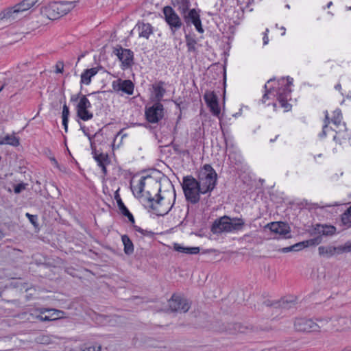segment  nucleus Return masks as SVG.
I'll use <instances>...</instances> for the list:
<instances>
[{"mask_svg":"<svg viewBox=\"0 0 351 351\" xmlns=\"http://www.w3.org/2000/svg\"><path fill=\"white\" fill-rule=\"evenodd\" d=\"M38 0H23L13 7L8 8L0 13V20H14L19 15L33 7Z\"/></svg>","mask_w":351,"mask_h":351,"instance_id":"obj_5","label":"nucleus"},{"mask_svg":"<svg viewBox=\"0 0 351 351\" xmlns=\"http://www.w3.org/2000/svg\"><path fill=\"white\" fill-rule=\"evenodd\" d=\"M325 123H327V124L329 123V118H328V114L327 112H326V114L325 117Z\"/></svg>","mask_w":351,"mask_h":351,"instance_id":"obj_51","label":"nucleus"},{"mask_svg":"<svg viewBox=\"0 0 351 351\" xmlns=\"http://www.w3.org/2000/svg\"><path fill=\"white\" fill-rule=\"evenodd\" d=\"M145 180L146 177H142L138 182L136 184V185H131V189L134 194V195H136L137 197H140L141 195L142 192L144 190L145 185Z\"/></svg>","mask_w":351,"mask_h":351,"instance_id":"obj_28","label":"nucleus"},{"mask_svg":"<svg viewBox=\"0 0 351 351\" xmlns=\"http://www.w3.org/2000/svg\"><path fill=\"white\" fill-rule=\"evenodd\" d=\"M165 109L161 102H154L152 106L145 108L146 120L150 123H157L163 117Z\"/></svg>","mask_w":351,"mask_h":351,"instance_id":"obj_11","label":"nucleus"},{"mask_svg":"<svg viewBox=\"0 0 351 351\" xmlns=\"http://www.w3.org/2000/svg\"><path fill=\"white\" fill-rule=\"evenodd\" d=\"M336 228L334 226L327 224H316L313 228V233L317 236H332L335 234Z\"/></svg>","mask_w":351,"mask_h":351,"instance_id":"obj_20","label":"nucleus"},{"mask_svg":"<svg viewBox=\"0 0 351 351\" xmlns=\"http://www.w3.org/2000/svg\"><path fill=\"white\" fill-rule=\"evenodd\" d=\"M98 72L97 67L86 69L81 75L80 83L88 85L91 82L92 77L95 76Z\"/></svg>","mask_w":351,"mask_h":351,"instance_id":"obj_24","label":"nucleus"},{"mask_svg":"<svg viewBox=\"0 0 351 351\" xmlns=\"http://www.w3.org/2000/svg\"><path fill=\"white\" fill-rule=\"evenodd\" d=\"M91 106V104L86 96H82L76 106L77 116L84 121L90 120L93 117V114L89 111Z\"/></svg>","mask_w":351,"mask_h":351,"instance_id":"obj_13","label":"nucleus"},{"mask_svg":"<svg viewBox=\"0 0 351 351\" xmlns=\"http://www.w3.org/2000/svg\"><path fill=\"white\" fill-rule=\"evenodd\" d=\"M173 248L177 252L187 254H197L200 250L199 247H184L178 243H175Z\"/></svg>","mask_w":351,"mask_h":351,"instance_id":"obj_26","label":"nucleus"},{"mask_svg":"<svg viewBox=\"0 0 351 351\" xmlns=\"http://www.w3.org/2000/svg\"><path fill=\"white\" fill-rule=\"evenodd\" d=\"M225 143H226V147L228 146V141H227V139L225 138Z\"/></svg>","mask_w":351,"mask_h":351,"instance_id":"obj_63","label":"nucleus"},{"mask_svg":"<svg viewBox=\"0 0 351 351\" xmlns=\"http://www.w3.org/2000/svg\"><path fill=\"white\" fill-rule=\"evenodd\" d=\"M162 12L165 21L169 26L171 34L174 35L176 32L182 27V20L179 15L171 6H165L163 8Z\"/></svg>","mask_w":351,"mask_h":351,"instance_id":"obj_8","label":"nucleus"},{"mask_svg":"<svg viewBox=\"0 0 351 351\" xmlns=\"http://www.w3.org/2000/svg\"><path fill=\"white\" fill-rule=\"evenodd\" d=\"M322 243L321 236H316L314 238L303 241L295 243L291 246L286 247L282 249V252L284 253L289 252L291 251L298 252L305 247L309 246H315Z\"/></svg>","mask_w":351,"mask_h":351,"instance_id":"obj_15","label":"nucleus"},{"mask_svg":"<svg viewBox=\"0 0 351 351\" xmlns=\"http://www.w3.org/2000/svg\"><path fill=\"white\" fill-rule=\"evenodd\" d=\"M330 130L327 123H325L323 126L322 132L319 134V136L321 138L325 137L326 136L327 132Z\"/></svg>","mask_w":351,"mask_h":351,"instance_id":"obj_45","label":"nucleus"},{"mask_svg":"<svg viewBox=\"0 0 351 351\" xmlns=\"http://www.w3.org/2000/svg\"><path fill=\"white\" fill-rule=\"evenodd\" d=\"M282 307H283V308H287V306H286V304H285V302H283V303H282Z\"/></svg>","mask_w":351,"mask_h":351,"instance_id":"obj_61","label":"nucleus"},{"mask_svg":"<svg viewBox=\"0 0 351 351\" xmlns=\"http://www.w3.org/2000/svg\"><path fill=\"white\" fill-rule=\"evenodd\" d=\"M45 312L51 313L49 316L51 317V318L53 317L54 320H56L62 317L63 315L64 314V313L62 311L53 309V308H51V309L43 308L40 311L41 313H44Z\"/></svg>","mask_w":351,"mask_h":351,"instance_id":"obj_33","label":"nucleus"},{"mask_svg":"<svg viewBox=\"0 0 351 351\" xmlns=\"http://www.w3.org/2000/svg\"><path fill=\"white\" fill-rule=\"evenodd\" d=\"M341 351H351V350L343 349V350H342Z\"/></svg>","mask_w":351,"mask_h":351,"instance_id":"obj_62","label":"nucleus"},{"mask_svg":"<svg viewBox=\"0 0 351 351\" xmlns=\"http://www.w3.org/2000/svg\"><path fill=\"white\" fill-rule=\"evenodd\" d=\"M0 145H5L4 136H0Z\"/></svg>","mask_w":351,"mask_h":351,"instance_id":"obj_50","label":"nucleus"},{"mask_svg":"<svg viewBox=\"0 0 351 351\" xmlns=\"http://www.w3.org/2000/svg\"><path fill=\"white\" fill-rule=\"evenodd\" d=\"M5 145H10L14 147H17L19 145V138L16 137L14 134L10 135L7 134L4 136Z\"/></svg>","mask_w":351,"mask_h":351,"instance_id":"obj_34","label":"nucleus"},{"mask_svg":"<svg viewBox=\"0 0 351 351\" xmlns=\"http://www.w3.org/2000/svg\"><path fill=\"white\" fill-rule=\"evenodd\" d=\"M276 138H277V136H276ZM276 139V138H275V139H274V138H272V139H271V140H270V141H271V142H274Z\"/></svg>","mask_w":351,"mask_h":351,"instance_id":"obj_64","label":"nucleus"},{"mask_svg":"<svg viewBox=\"0 0 351 351\" xmlns=\"http://www.w3.org/2000/svg\"><path fill=\"white\" fill-rule=\"evenodd\" d=\"M264 304H265V306H271V304L270 303V302H269V301H265V302H264Z\"/></svg>","mask_w":351,"mask_h":351,"instance_id":"obj_55","label":"nucleus"},{"mask_svg":"<svg viewBox=\"0 0 351 351\" xmlns=\"http://www.w3.org/2000/svg\"><path fill=\"white\" fill-rule=\"evenodd\" d=\"M182 186L186 199L193 204L199 202L202 192L197 179L192 176L183 178Z\"/></svg>","mask_w":351,"mask_h":351,"instance_id":"obj_4","label":"nucleus"},{"mask_svg":"<svg viewBox=\"0 0 351 351\" xmlns=\"http://www.w3.org/2000/svg\"><path fill=\"white\" fill-rule=\"evenodd\" d=\"M121 241L123 242V244L124 245L123 251L125 254L127 255H131L134 253V245L130 237L126 235H122L121 236Z\"/></svg>","mask_w":351,"mask_h":351,"instance_id":"obj_27","label":"nucleus"},{"mask_svg":"<svg viewBox=\"0 0 351 351\" xmlns=\"http://www.w3.org/2000/svg\"><path fill=\"white\" fill-rule=\"evenodd\" d=\"M199 12V10L193 8L189 9L188 11L181 15L187 26L193 25L199 33H203L204 30L202 27Z\"/></svg>","mask_w":351,"mask_h":351,"instance_id":"obj_12","label":"nucleus"},{"mask_svg":"<svg viewBox=\"0 0 351 351\" xmlns=\"http://www.w3.org/2000/svg\"><path fill=\"white\" fill-rule=\"evenodd\" d=\"M52 161H53V162H54L55 165H58V162L55 158H52Z\"/></svg>","mask_w":351,"mask_h":351,"instance_id":"obj_59","label":"nucleus"},{"mask_svg":"<svg viewBox=\"0 0 351 351\" xmlns=\"http://www.w3.org/2000/svg\"><path fill=\"white\" fill-rule=\"evenodd\" d=\"M169 306L172 311L182 313L187 312L191 307L190 303L186 298L175 294L169 300Z\"/></svg>","mask_w":351,"mask_h":351,"instance_id":"obj_14","label":"nucleus"},{"mask_svg":"<svg viewBox=\"0 0 351 351\" xmlns=\"http://www.w3.org/2000/svg\"><path fill=\"white\" fill-rule=\"evenodd\" d=\"M341 221L345 226L351 227V206L342 215Z\"/></svg>","mask_w":351,"mask_h":351,"instance_id":"obj_35","label":"nucleus"},{"mask_svg":"<svg viewBox=\"0 0 351 351\" xmlns=\"http://www.w3.org/2000/svg\"><path fill=\"white\" fill-rule=\"evenodd\" d=\"M281 81L282 86L280 88H274V93L277 97V99L281 106L285 108L286 110H288L289 108L288 99L290 97L291 93L290 85L292 84L293 79L288 77L287 82L285 84H284L285 79H282Z\"/></svg>","mask_w":351,"mask_h":351,"instance_id":"obj_9","label":"nucleus"},{"mask_svg":"<svg viewBox=\"0 0 351 351\" xmlns=\"http://www.w3.org/2000/svg\"><path fill=\"white\" fill-rule=\"evenodd\" d=\"M122 215L127 217L129 221L131 222L132 224H134L135 223L134 217L132 215V214L129 211V210L125 213H123V214Z\"/></svg>","mask_w":351,"mask_h":351,"instance_id":"obj_44","label":"nucleus"},{"mask_svg":"<svg viewBox=\"0 0 351 351\" xmlns=\"http://www.w3.org/2000/svg\"><path fill=\"white\" fill-rule=\"evenodd\" d=\"M56 72L58 73H62L64 70V63L63 62H58L56 65Z\"/></svg>","mask_w":351,"mask_h":351,"instance_id":"obj_42","label":"nucleus"},{"mask_svg":"<svg viewBox=\"0 0 351 351\" xmlns=\"http://www.w3.org/2000/svg\"><path fill=\"white\" fill-rule=\"evenodd\" d=\"M265 228H269L271 232L280 235H286L289 231L285 229V225L282 222H271L265 226Z\"/></svg>","mask_w":351,"mask_h":351,"instance_id":"obj_23","label":"nucleus"},{"mask_svg":"<svg viewBox=\"0 0 351 351\" xmlns=\"http://www.w3.org/2000/svg\"><path fill=\"white\" fill-rule=\"evenodd\" d=\"M273 81V80H269V81H267V84H265V94L263 95V98H262V102L263 103H265L266 100L267 99H270V96L271 95H273L274 97L276 96L275 93H274V88H268V85Z\"/></svg>","mask_w":351,"mask_h":351,"instance_id":"obj_31","label":"nucleus"},{"mask_svg":"<svg viewBox=\"0 0 351 351\" xmlns=\"http://www.w3.org/2000/svg\"><path fill=\"white\" fill-rule=\"evenodd\" d=\"M186 44L189 52H196L197 40L190 35L185 36Z\"/></svg>","mask_w":351,"mask_h":351,"instance_id":"obj_29","label":"nucleus"},{"mask_svg":"<svg viewBox=\"0 0 351 351\" xmlns=\"http://www.w3.org/2000/svg\"><path fill=\"white\" fill-rule=\"evenodd\" d=\"M234 330L241 333H247L253 331V327L251 326L243 325L241 323H236L233 325Z\"/></svg>","mask_w":351,"mask_h":351,"instance_id":"obj_32","label":"nucleus"},{"mask_svg":"<svg viewBox=\"0 0 351 351\" xmlns=\"http://www.w3.org/2000/svg\"><path fill=\"white\" fill-rule=\"evenodd\" d=\"M332 5V2H329L328 4H327V8H329L331 5Z\"/></svg>","mask_w":351,"mask_h":351,"instance_id":"obj_58","label":"nucleus"},{"mask_svg":"<svg viewBox=\"0 0 351 351\" xmlns=\"http://www.w3.org/2000/svg\"><path fill=\"white\" fill-rule=\"evenodd\" d=\"M138 32V37L148 40L151 35L154 34V28L149 23L138 21L134 27Z\"/></svg>","mask_w":351,"mask_h":351,"instance_id":"obj_18","label":"nucleus"},{"mask_svg":"<svg viewBox=\"0 0 351 351\" xmlns=\"http://www.w3.org/2000/svg\"><path fill=\"white\" fill-rule=\"evenodd\" d=\"M39 319L42 320V321H53L54 320V318L53 317H49V315H45V316H39L38 317Z\"/></svg>","mask_w":351,"mask_h":351,"instance_id":"obj_47","label":"nucleus"},{"mask_svg":"<svg viewBox=\"0 0 351 351\" xmlns=\"http://www.w3.org/2000/svg\"><path fill=\"white\" fill-rule=\"evenodd\" d=\"M244 226L245 221L242 218L231 219L230 217L224 215L214 221L211 231L214 234L231 232L242 230Z\"/></svg>","mask_w":351,"mask_h":351,"instance_id":"obj_1","label":"nucleus"},{"mask_svg":"<svg viewBox=\"0 0 351 351\" xmlns=\"http://www.w3.org/2000/svg\"><path fill=\"white\" fill-rule=\"evenodd\" d=\"M80 350L81 351H101V346L99 343H85L82 346Z\"/></svg>","mask_w":351,"mask_h":351,"instance_id":"obj_36","label":"nucleus"},{"mask_svg":"<svg viewBox=\"0 0 351 351\" xmlns=\"http://www.w3.org/2000/svg\"><path fill=\"white\" fill-rule=\"evenodd\" d=\"M113 53L117 56L121 62V67L123 70L130 69L134 64V53L129 49L123 48L121 46H117L114 48Z\"/></svg>","mask_w":351,"mask_h":351,"instance_id":"obj_10","label":"nucleus"},{"mask_svg":"<svg viewBox=\"0 0 351 351\" xmlns=\"http://www.w3.org/2000/svg\"><path fill=\"white\" fill-rule=\"evenodd\" d=\"M335 88H336L337 90H341V84H337V85L335 86Z\"/></svg>","mask_w":351,"mask_h":351,"instance_id":"obj_54","label":"nucleus"},{"mask_svg":"<svg viewBox=\"0 0 351 351\" xmlns=\"http://www.w3.org/2000/svg\"><path fill=\"white\" fill-rule=\"evenodd\" d=\"M268 32H269V29H266L264 34H266L267 36Z\"/></svg>","mask_w":351,"mask_h":351,"instance_id":"obj_60","label":"nucleus"},{"mask_svg":"<svg viewBox=\"0 0 351 351\" xmlns=\"http://www.w3.org/2000/svg\"><path fill=\"white\" fill-rule=\"evenodd\" d=\"M81 129L83 130L84 133L86 135H87V136H88V138H90V136L88 135V134H87V133L86 132V131H85V127H84V126H81Z\"/></svg>","mask_w":351,"mask_h":351,"instance_id":"obj_53","label":"nucleus"},{"mask_svg":"<svg viewBox=\"0 0 351 351\" xmlns=\"http://www.w3.org/2000/svg\"><path fill=\"white\" fill-rule=\"evenodd\" d=\"M134 228L136 232H139L143 237H152L154 232L147 230H144L139 226L134 225Z\"/></svg>","mask_w":351,"mask_h":351,"instance_id":"obj_38","label":"nucleus"},{"mask_svg":"<svg viewBox=\"0 0 351 351\" xmlns=\"http://www.w3.org/2000/svg\"><path fill=\"white\" fill-rule=\"evenodd\" d=\"M94 158L97 165L101 168L104 175L107 174L106 165L110 163L108 155L104 153L98 154L95 150L93 152Z\"/></svg>","mask_w":351,"mask_h":351,"instance_id":"obj_22","label":"nucleus"},{"mask_svg":"<svg viewBox=\"0 0 351 351\" xmlns=\"http://www.w3.org/2000/svg\"><path fill=\"white\" fill-rule=\"evenodd\" d=\"M26 217L28 218V219L29 220V221L34 226H37V220H38V217L37 215H31L29 213H26Z\"/></svg>","mask_w":351,"mask_h":351,"instance_id":"obj_40","label":"nucleus"},{"mask_svg":"<svg viewBox=\"0 0 351 351\" xmlns=\"http://www.w3.org/2000/svg\"><path fill=\"white\" fill-rule=\"evenodd\" d=\"M70 111L66 104H64L62 107V125L64 126V130L66 132L68 130V122Z\"/></svg>","mask_w":351,"mask_h":351,"instance_id":"obj_30","label":"nucleus"},{"mask_svg":"<svg viewBox=\"0 0 351 351\" xmlns=\"http://www.w3.org/2000/svg\"><path fill=\"white\" fill-rule=\"evenodd\" d=\"M76 5V1H55L46 5L42 12L49 19H59L71 12Z\"/></svg>","mask_w":351,"mask_h":351,"instance_id":"obj_3","label":"nucleus"},{"mask_svg":"<svg viewBox=\"0 0 351 351\" xmlns=\"http://www.w3.org/2000/svg\"><path fill=\"white\" fill-rule=\"evenodd\" d=\"M319 254L325 258H330L335 254H342L344 252V245L334 246H320L318 248Z\"/></svg>","mask_w":351,"mask_h":351,"instance_id":"obj_19","label":"nucleus"},{"mask_svg":"<svg viewBox=\"0 0 351 351\" xmlns=\"http://www.w3.org/2000/svg\"><path fill=\"white\" fill-rule=\"evenodd\" d=\"M204 99L212 114L219 116L221 110L216 94L212 91L206 92L204 95Z\"/></svg>","mask_w":351,"mask_h":351,"instance_id":"obj_16","label":"nucleus"},{"mask_svg":"<svg viewBox=\"0 0 351 351\" xmlns=\"http://www.w3.org/2000/svg\"><path fill=\"white\" fill-rule=\"evenodd\" d=\"M165 82L163 81H158L152 85L154 92V101L155 102H160L166 93L165 88Z\"/></svg>","mask_w":351,"mask_h":351,"instance_id":"obj_21","label":"nucleus"},{"mask_svg":"<svg viewBox=\"0 0 351 351\" xmlns=\"http://www.w3.org/2000/svg\"><path fill=\"white\" fill-rule=\"evenodd\" d=\"M332 122L337 126L341 123V112L340 110H336L334 111V116L332 119Z\"/></svg>","mask_w":351,"mask_h":351,"instance_id":"obj_39","label":"nucleus"},{"mask_svg":"<svg viewBox=\"0 0 351 351\" xmlns=\"http://www.w3.org/2000/svg\"><path fill=\"white\" fill-rule=\"evenodd\" d=\"M112 88L116 91H122L128 95H132L134 85L130 80L119 79L112 82Z\"/></svg>","mask_w":351,"mask_h":351,"instance_id":"obj_17","label":"nucleus"},{"mask_svg":"<svg viewBox=\"0 0 351 351\" xmlns=\"http://www.w3.org/2000/svg\"><path fill=\"white\" fill-rule=\"evenodd\" d=\"M171 3L180 14L188 11L191 6L190 0H171Z\"/></svg>","mask_w":351,"mask_h":351,"instance_id":"obj_25","label":"nucleus"},{"mask_svg":"<svg viewBox=\"0 0 351 351\" xmlns=\"http://www.w3.org/2000/svg\"><path fill=\"white\" fill-rule=\"evenodd\" d=\"M197 180L202 194L210 193L216 186L217 174L210 165L206 164L199 172Z\"/></svg>","mask_w":351,"mask_h":351,"instance_id":"obj_2","label":"nucleus"},{"mask_svg":"<svg viewBox=\"0 0 351 351\" xmlns=\"http://www.w3.org/2000/svg\"><path fill=\"white\" fill-rule=\"evenodd\" d=\"M114 199H116L119 209L122 214H123V213H125L126 211L128 210V209L127 208V207L125 206L124 203L123 202L119 194L118 193V191H116V193H115Z\"/></svg>","mask_w":351,"mask_h":351,"instance_id":"obj_37","label":"nucleus"},{"mask_svg":"<svg viewBox=\"0 0 351 351\" xmlns=\"http://www.w3.org/2000/svg\"><path fill=\"white\" fill-rule=\"evenodd\" d=\"M156 196L157 197L155 199V197L151 196L149 192H147V195L143 199L144 206L146 208H151L156 215L164 216L170 211L172 206L163 207L164 198L161 197L159 193H158Z\"/></svg>","mask_w":351,"mask_h":351,"instance_id":"obj_6","label":"nucleus"},{"mask_svg":"<svg viewBox=\"0 0 351 351\" xmlns=\"http://www.w3.org/2000/svg\"><path fill=\"white\" fill-rule=\"evenodd\" d=\"M5 236V233L0 230V240L2 239L3 238H4Z\"/></svg>","mask_w":351,"mask_h":351,"instance_id":"obj_52","label":"nucleus"},{"mask_svg":"<svg viewBox=\"0 0 351 351\" xmlns=\"http://www.w3.org/2000/svg\"><path fill=\"white\" fill-rule=\"evenodd\" d=\"M343 245L344 252H351V241H347Z\"/></svg>","mask_w":351,"mask_h":351,"instance_id":"obj_46","label":"nucleus"},{"mask_svg":"<svg viewBox=\"0 0 351 351\" xmlns=\"http://www.w3.org/2000/svg\"><path fill=\"white\" fill-rule=\"evenodd\" d=\"M281 30H283V32L282 33V35H285V28L284 27H280Z\"/></svg>","mask_w":351,"mask_h":351,"instance_id":"obj_57","label":"nucleus"},{"mask_svg":"<svg viewBox=\"0 0 351 351\" xmlns=\"http://www.w3.org/2000/svg\"><path fill=\"white\" fill-rule=\"evenodd\" d=\"M328 321L329 319L328 318H318L317 319V323H315L311 319L298 318L294 322V327L296 330L300 332L319 331V328L323 327Z\"/></svg>","mask_w":351,"mask_h":351,"instance_id":"obj_7","label":"nucleus"},{"mask_svg":"<svg viewBox=\"0 0 351 351\" xmlns=\"http://www.w3.org/2000/svg\"><path fill=\"white\" fill-rule=\"evenodd\" d=\"M25 189V184L23 183L18 184L14 186V191L15 193H20Z\"/></svg>","mask_w":351,"mask_h":351,"instance_id":"obj_41","label":"nucleus"},{"mask_svg":"<svg viewBox=\"0 0 351 351\" xmlns=\"http://www.w3.org/2000/svg\"><path fill=\"white\" fill-rule=\"evenodd\" d=\"M350 320L348 319V318H346V317H341L339 319V322L341 323H343L344 324H346Z\"/></svg>","mask_w":351,"mask_h":351,"instance_id":"obj_48","label":"nucleus"},{"mask_svg":"<svg viewBox=\"0 0 351 351\" xmlns=\"http://www.w3.org/2000/svg\"><path fill=\"white\" fill-rule=\"evenodd\" d=\"M263 45H265L268 43L269 42V38L268 36L266 35V34H264V36H263Z\"/></svg>","mask_w":351,"mask_h":351,"instance_id":"obj_49","label":"nucleus"},{"mask_svg":"<svg viewBox=\"0 0 351 351\" xmlns=\"http://www.w3.org/2000/svg\"><path fill=\"white\" fill-rule=\"evenodd\" d=\"M6 84H7L6 82L3 83V84L0 87V92L3 89V88L5 86Z\"/></svg>","mask_w":351,"mask_h":351,"instance_id":"obj_56","label":"nucleus"},{"mask_svg":"<svg viewBox=\"0 0 351 351\" xmlns=\"http://www.w3.org/2000/svg\"><path fill=\"white\" fill-rule=\"evenodd\" d=\"M82 96H84V95H83L81 92H80L79 93L77 94H75V95H72L71 96V102H76L77 101H80V98L82 97Z\"/></svg>","mask_w":351,"mask_h":351,"instance_id":"obj_43","label":"nucleus"}]
</instances>
